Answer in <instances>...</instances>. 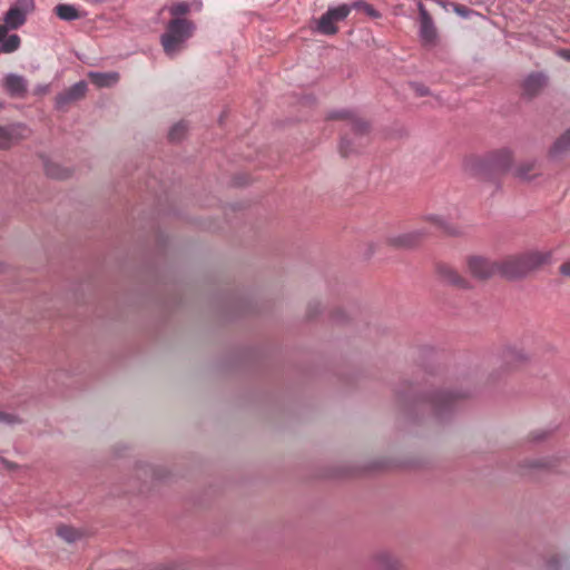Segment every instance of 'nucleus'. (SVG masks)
<instances>
[{"instance_id": "f257e3e1", "label": "nucleus", "mask_w": 570, "mask_h": 570, "mask_svg": "<svg viewBox=\"0 0 570 570\" xmlns=\"http://www.w3.org/2000/svg\"><path fill=\"white\" fill-rule=\"evenodd\" d=\"M195 24L186 18H171L160 37L165 53L173 58L184 50L186 42L193 37Z\"/></svg>"}, {"instance_id": "f03ea898", "label": "nucleus", "mask_w": 570, "mask_h": 570, "mask_svg": "<svg viewBox=\"0 0 570 570\" xmlns=\"http://www.w3.org/2000/svg\"><path fill=\"white\" fill-rule=\"evenodd\" d=\"M422 222L435 227L442 236L454 237L461 229V209L459 205L448 208L441 214H428L422 216Z\"/></svg>"}, {"instance_id": "7ed1b4c3", "label": "nucleus", "mask_w": 570, "mask_h": 570, "mask_svg": "<svg viewBox=\"0 0 570 570\" xmlns=\"http://www.w3.org/2000/svg\"><path fill=\"white\" fill-rule=\"evenodd\" d=\"M328 120H342L351 127L354 137L357 139V145L363 146L367 144L368 139V122L361 118L355 111L350 109H337L328 112Z\"/></svg>"}, {"instance_id": "20e7f679", "label": "nucleus", "mask_w": 570, "mask_h": 570, "mask_svg": "<svg viewBox=\"0 0 570 570\" xmlns=\"http://www.w3.org/2000/svg\"><path fill=\"white\" fill-rule=\"evenodd\" d=\"M351 12V7L341 4L335 8H330L318 20L316 30L326 36L337 33L338 28L336 22L343 21Z\"/></svg>"}, {"instance_id": "39448f33", "label": "nucleus", "mask_w": 570, "mask_h": 570, "mask_svg": "<svg viewBox=\"0 0 570 570\" xmlns=\"http://www.w3.org/2000/svg\"><path fill=\"white\" fill-rule=\"evenodd\" d=\"M419 35L425 48H433L439 42L438 29L422 3L419 4Z\"/></svg>"}, {"instance_id": "423d86ee", "label": "nucleus", "mask_w": 570, "mask_h": 570, "mask_svg": "<svg viewBox=\"0 0 570 570\" xmlns=\"http://www.w3.org/2000/svg\"><path fill=\"white\" fill-rule=\"evenodd\" d=\"M28 10L20 3L12 6L4 14L3 24H0V42L6 38L9 30L19 29L27 21Z\"/></svg>"}, {"instance_id": "0eeeda50", "label": "nucleus", "mask_w": 570, "mask_h": 570, "mask_svg": "<svg viewBox=\"0 0 570 570\" xmlns=\"http://www.w3.org/2000/svg\"><path fill=\"white\" fill-rule=\"evenodd\" d=\"M428 236L429 232L425 228H419L391 237L389 243L395 247L412 248L420 245Z\"/></svg>"}, {"instance_id": "6e6552de", "label": "nucleus", "mask_w": 570, "mask_h": 570, "mask_svg": "<svg viewBox=\"0 0 570 570\" xmlns=\"http://www.w3.org/2000/svg\"><path fill=\"white\" fill-rule=\"evenodd\" d=\"M495 273H499L501 276L509 279H515L528 275L519 256L509 257L495 265Z\"/></svg>"}, {"instance_id": "1a4fd4ad", "label": "nucleus", "mask_w": 570, "mask_h": 570, "mask_svg": "<svg viewBox=\"0 0 570 570\" xmlns=\"http://www.w3.org/2000/svg\"><path fill=\"white\" fill-rule=\"evenodd\" d=\"M468 267L472 276H474L478 279H484L495 273L494 265L476 256L469 258Z\"/></svg>"}, {"instance_id": "9d476101", "label": "nucleus", "mask_w": 570, "mask_h": 570, "mask_svg": "<svg viewBox=\"0 0 570 570\" xmlns=\"http://www.w3.org/2000/svg\"><path fill=\"white\" fill-rule=\"evenodd\" d=\"M439 279L449 286L461 287L462 278L460 272L448 263H439L436 265Z\"/></svg>"}, {"instance_id": "9b49d317", "label": "nucleus", "mask_w": 570, "mask_h": 570, "mask_svg": "<svg viewBox=\"0 0 570 570\" xmlns=\"http://www.w3.org/2000/svg\"><path fill=\"white\" fill-rule=\"evenodd\" d=\"M87 91V83L83 81L77 82L66 91L59 94L56 98L57 106L62 108L65 105L77 101L85 97Z\"/></svg>"}, {"instance_id": "f8f14e48", "label": "nucleus", "mask_w": 570, "mask_h": 570, "mask_svg": "<svg viewBox=\"0 0 570 570\" xmlns=\"http://www.w3.org/2000/svg\"><path fill=\"white\" fill-rule=\"evenodd\" d=\"M527 274L548 263L551 258L549 252H531L519 256Z\"/></svg>"}, {"instance_id": "ddd939ff", "label": "nucleus", "mask_w": 570, "mask_h": 570, "mask_svg": "<svg viewBox=\"0 0 570 570\" xmlns=\"http://www.w3.org/2000/svg\"><path fill=\"white\" fill-rule=\"evenodd\" d=\"M6 91L13 97H22L27 92V81L22 76L9 73L3 79Z\"/></svg>"}, {"instance_id": "4468645a", "label": "nucleus", "mask_w": 570, "mask_h": 570, "mask_svg": "<svg viewBox=\"0 0 570 570\" xmlns=\"http://www.w3.org/2000/svg\"><path fill=\"white\" fill-rule=\"evenodd\" d=\"M88 77L99 88L114 86L119 80L117 72H89Z\"/></svg>"}, {"instance_id": "2eb2a0df", "label": "nucleus", "mask_w": 570, "mask_h": 570, "mask_svg": "<svg viewBox=\"0 0 570 570\" xmlns=\"http://www.w3.org/2000/svg\"><path fill=\"white\" fill-rule=\"evenodd\" d=\"M55 13L63 21H73L83 17V14L73 6L60 3L55 7Z\"/></svg>"}, {"instance_id": "dca6fc26", "label": "nucleus", "mask_w": 570, "mask_h": 570, "mask_svg": "<svg viewBox=\"0 0 570 570\" xmlns=\"http://www.w3.org/2000/svg\"><path fill=\"white\" fill-rule=\"evenodd\" d=\"M376 562L383 570H400V560L390 552H381L376 557Z\"/></svg>"}, {"instance_id": "f3484780", "label": "nucleus", "mask_w": 570, "mask_h": 570, "mask_svg": "<svg viewBox=\"0 0 570 570\" xmlns=\"http://www.w3.org/2000/svg\"><path fill=\"white\" fill-rule=\"evenodd\" d=\"M546 83V79L542 75H532L524 81V90L529 95L538 92Z\"/></svg>"}, {"instance_id": "a211bd4d", "label": "nucleus", "mask_w": 570, "mask_h": 570, "mask_svg": "<svg viewBox=\"0 0 570 570\" xmlns=\"http://www.w3.org/2000/svg\"><path fill=\"white\" fill-rule=\"evenodd\" d=\"M0 43V51L4 53H11L19 49L21 45V39L18 35H11L8 38L6 37Z\"/></svg>"}, {"instance_id": "6ab92c4d", "label": "nucleus", "mask_w": 570, "mask_h": 570, "mask_svg": "<svg viewBox=\"0 0 570 570\" xmlns=\"http://www.w3.org/2000/svg\"><path fill=\"white\" fill-rule=\"evenodd\" d=\"M57 534L67 542H73L80 537V533L76 529L68 525L58 527Z\"/></svg>"}, {"instance_id": "aec40b11", "label": "nucleus", "mask_w": 570, "mask_h": 570, "mask_svg": "<svg viewBox=\"0 0 570 570\" xmlns=\"http://www.w3.org/2000/svg\"><path fill=\"white\" fill-rule=\"evenodd\" d=\"M186 131H187L186 124L180 121L171 127V129L169 131V139L173 141H178L184 137Z\"/></svg>"}, {"instance_id": "412c9836", "label": "nucleus", "mask_w": 570, "mask_h": 570, "mask_svg": "<svg viewBox=\"0 0 570 570\" xmlns=\"http://www.w3.org/2000/svg\"><path fill=\"white\" fill-rule=\"evenodd\" d=\"M189 9H190V7L188 3L178 2V3L173 4L169 8V12L173 16V18H183L184 14L189 12Z\"/></svg>"}, {"instance_id": "4be33fe9", "label": "nucleus", "mask_w": 570, "mask_h": 570, "mask_svg": "<svg viewBox=\"0 0 570 570\" xmlns=\"http://www.w3.org/2000/svg\"><path fill=\"white\" fill-rule=\"evenodd\" d=\"M570 148V129L567 130L554 144L553 151L559 153Z\"/></svg>"}, {"instance_id": "5701e85b", "label": "nucleus", "mask_w": 570, "mask_h": 570, "mask_svg": "<svg viewBox=\"0 0 570 570\" xmlns=\"http://www.w3.org/2000/svg\"><path fill=\"white\" fill-rule=\"evenodd\" d=\"M512 160L511 154L508 150L500 151L495 158V166L505 169L510 166Z\"/></svg>"}, {"instance_id": "b1692460", "label": "nucleus", "mask_w": 570, "mask_h": 570, "mask_svg": "<svg viewBox=\"0 0 570 570\" xmlns=\"http://www.w3.org/2000/svg\"><path fill=\"white\" fill-rule=\"evenodd\" d=\"M12 136L7 128L0 126V148L8 149L11 146Z\"/></svg>"}, {"instance_id": "393cba45", "label": "nucleus", "mask_w": 570, "mask_h": 570, "mask_svg": "<svg viewBox=\"0 0 570 570\" xmlns=\"http://www.w3.org/2000/svg\"><path fill=\"white\" fill-rule=\"evenodd\" d=\"M351 141L344 137L340 144V151L343 156H348L350 154H352L353 151L356 150V148L352 147L351 146Z\"/></svg>"}, {"instance_id": "a878e982", "label": "nucleus", "mask_w": 570, "mask_h": 570, "mask_svg": "<svg viewBox=\"0 0 570 570\" xmlns=\"http://www.w3.org/2000/svg\"><path fill=\"white\" fill-rule=\"evenodd\" d=\"M455 400V395L449 392L442 393L439 396L438 404L444 403V404H452Z\"/></svg>"}, {"instance_id": "bb28decb", "label": "nucleus", "mask_w": 570, "mask_h": 570, "mask_svg": "<svg viewBox=\"0 0 570 570\" xmlns=\"http://www.w3.org/2000/svg\"><path fill=\"white\" fill-rule=\"evenodd\" d=\"M0 422H4L8 424H13L18 422L17 417L12 414L0 412Z\"/></svg>"}, {"instance_id": "cd10ccee", "label": "nucleus", "mask_w": 570, "mask_h": 570, "mask_svg": "<svg viewBox=\"0 0 570 570\" xmlns=\"http://www.w3.org/2000/svg\"><path fill=\"white\" fill-rule=\"evenodd\" d=\"M0 465L7 470H13L17 468V464H14L6 459H2V458L0 459Z\"/></svg>"}, {"instance_id": "c85d7f7f", "label": "nucleus", "mask_w": 570, "mask_h": 570, "mask_svg": "<svg viewBox=\"0 0 570 570\" xmlns=\"http://www.w3.org/2000/svg\"><path fill=\"white\" fill-rule=\"evenodd\" d=\"M364 11L371 16V17H374V18H377L380 14L377 13V11L372 7L370 6L368 3L367 4H364Z\"/></svg>"}, {"instance_id": "c756f323", "label": "nucleus", "mask_w": 570, "mask_h": 570, "mask_svg": "<svg viewBox=\"0 0 570 570\" xmlns=\"http://www.w3.org/2000/svg\"><path fill=\"white\" fill-rule=\"evenodd\" d=\"M560 273L564 276H570V259L560 266Z\"/></svg>"}, {"instance_id": "7c9ffc66", "label": "nucleus", "mask_w": 570, "mask_h": 570, "mask_svg": "<svg viewBox=\"0 0 570 570\" xmlns=\"http://www.w3.org/2000/svg\"><path fill=\"white\" fill-rule=\"evenodd\" d=\"M558 56L564 60L570 61V49H560L558 51Z\"/></svg>"}, {"instance_id": "2f4dec72", "label": "nucleus", "mask_w": 570, "mask_h": 570, "mask_svg": "<svg viewBox=\"0 0 570 570\" xmlns=\"http://www.w3.org/2000/svg\"><path fill=\"white\" fill-rule=\"evenodd\" d=\"M364 4H367L366 2H363V1H357L355 3H353L351 7L352 8H355V9H363L364 10Z\"/></svg>"}, {"instance_id": "473e14b6", "label": "nucleus", "mask_w": 570, "mask_h": 570, "mask_svg": "<svg viewBox=\"0 0 570 570\" xmlns=\"http://www.w3.org/2000/svg\"><path fill=\"white\" fill-rule=\"evenodd\" d=\"M518 176L522 177V178H528V174L523 170V168H519L518 169Z\"/></svg>"}, {"instance_id": "72a5a7b5", "label": "nucleus", "mask_w": 570, "mask_h": 570, "mask_svg": "<svg viewBox=\"0 0 570 570\" xmlns=\"http://www.w3.org/2000/svg\"><path fill=\"white\" fill-rule=\"evenodd\" d=\"M454 10L459 13V14H463V10L461 9V7L459 4H452Z\"/></svg>"}, {"instance_id": "f704fd0d", "label": "nucleus", "mask_w": 570, "mask_h": 570, "mask_svg": "<svg viewBox=\"0 0 570 570\" xmlns=\"http://www.w3.org/2000/svg\"><path fill=\"white\" fill-rule=\"evenodd\" d=\"M426 94V90H420V95L423 96Z\"/></svg>"}]
</instances>
